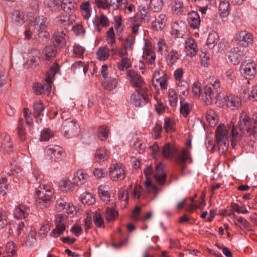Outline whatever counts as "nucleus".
<instances>
[{"mask_svg":"<svg viewBox=\"0 0 257 257\" xmlns=\"http://www.w3.org/2000/svg\"><path fill=\"white\" fill-rule=\"evenodd\" d=\"M241 139V134L238 131L234 124L230 123L227 125L220 123L215 130V145L219 150L224 152L227 150L230 142L234 147L237 142Z\"/></svg>","mask_w":257,"mask_h":257,"instance_id":"1","label":"nucleus"},{"mask_svg":"<svg viewBox=\"0 0 257 257\" xmlns=\"http://www.w3.org/2000/svg\"><path fill=\"white\" fill-rule=\"evenodd\" d=\"M53 192L50 187L45 185H40L36 190V202L41 208H45L50 205V199Z\"/></svg>","mask_w":257,"mask_h":257,"instance_id":"2","label":"nucleus"},{"mask_svg":"<svg viewBox=\"0 0 257 257\" xmlns=\"http://www.w3.org/2000/svg\"><path fill=\"white\" fill-rule=\"evenodd\" d=\"M44 156L52 163H58L61 161L65 156V151L60 146L50 145L44 150Z\"/></svg>","mask_w":257,"mask_h":257,"instance_id":"3","label":"nucleus"},{"mask_svg":"<svg viewBox=\"0 0 257 257\" xmlns=\"http://www.w3.org/2000/svg\"><path fill=\"white\" fill-rule=\"evenodd\" d=\"M240 71L244 78L251 80L257 74V64L250 59L244 60L240 65Z\"/></svg>","mask_w":257,"mask_h":257,"instance_id":"4","label":"nucleus"},{"mask_svg":"<svg viewBox=\"0 0 257 257\" xmlns=\"http://www.w3.org/2000/svg\"><path fill=\"white\" fill-rule=\"evenodd\" d=\"M109 171L110 178L113 181H121L125 177V172L120 163L112 164L109 169Z\"/></svg>","mask_w":257,"mask_h":257,"instance_id":"5","label":"nucleus"},{"mask_svg":"<svg viewBox=\"0 0 257 257\" xmlns=\"http://www.w3.org/2000/svg\"><path fill=\"white\" fill-rule=\"evenodd\" d=\"M67 218L61 214H58L56 216L55 219V223L56 228L51 233V235L57 237L63 233L65 230Z\"/></svg>","mask_w":257,"mask_h":257,"instance_id":"6","label":"nucleus"},{"mask_svg":"<svg viewBox=\"0 0 257 257\" xmlns=\"http://www.w3.org/2000/svg\"><path fill=\"white\" fill-rule=\"evenodd\" d=\"M14 150L10 136L3 133L0 135V151L5 154H10Z\"/></svg>","mask_w":257,"mask_h":257,"instance_id":"7","label":"nucleus"},{"mask_svg":"<svg viewBox=\"0 0 257 257\" xmlns=\"http://www.w3.org/2000/svg\"><path fill=\"white\" fill-rule=\"evenodd\" d=\"M238 125L240 131L246 136L252 135V128L249 116L245 113H242L239 117Z\"/></svg>","mask_w":257,"mask_h":257,"instance_id":"8","label":"nucleus"},{"mask_svg":"<svg viewBox=\"0 0 257 257\" xmlns=\"http://www.w3.org/2000/svg\"><path fill=\"white\" fill-rule=\"evenodd\" d=\"M222 97H223L224 101L226 102L227 106L232 109H237L241 105V100L237 96L234 95L224 96L223 94L219 93L216 96V98L218 100H221Z\"/></svg>","mask_w":257,"mask_h":257,"instance_id":"9","label":"nucleus"},{"mask_svg":"<svg viewBox=\"0 0 257 257\" xmlns=\"http://www.w3.org/2000/svg\"><path fill=\"white\" fill-rule=\"evenodd\" d=\"M235 40L238 45L246 47L252 44L253 37L252 34L249 32L246 31H241L236 34Z\"/></svg>","mask_w":257,"mask_h":257,"instance_id":"10","label":"nucleus"},{"mask_svg":"<svg viewBox=\"0 0 257 257\" xmlns=\"http://www.w3.org/2000/svg\"><path fill=\"white\" fill-rule=\"evenodd\" d=\"M187 30V26L184 21L178 20L174 22L172 26L171 34L177 38L182 37Z\"/></svg>","mask_w":257,"mask_h":257,"instance_id":"11","label":"nucleus"},{"mask_svg":"<svg viewBox=\"0 0 257 257\" xmlns=\"http://www.w3.org/2000/svg\"><path fill=\"white\" fill-rule=\"evenodd\" d=\"M110 190L109 186L106 184L101 185L98 188V195L100 199L106 204H110L112 201H114V197L111 196L110 193Z\"/></svg>","mask_w":257,"mask_h":257,"instance_id":"12","label":"nucleus"},{"mask_svg":"<svg viewBox=\"0 0 257 257\" xmlns=\"http://www.w3.org/2000/svg\"><path fill=\"white\" fill-rule=\"evenodd\" d=\"M31 28H33L34 31L39 32L46 28L48 24V19L44 16H40L36 17L33 20H31Z\"/></svg>","mask_w":257,"mask_h":257,"instance_id":"13","label":"nucleus"},{"mask_svg":"<svg viewBox=\"0 0 257 257\" xmlns=\"http://www.w3.org/2000/svg\"><path fill=\"white\" fill-rule=\"evenodd\" d=\"M244 54V51L238 47H234L229 51L228 56L231 63L233 65H237Z\"/></svg>","mask_w":257,"mask_h":257,"instance_id":"14","label":"nucleus"},{"mask_svg":"<svg viewBox=\"0 0 257 257\" xmlns=\"http://www.w3.org/2000/svg\"><path fill=\"white\" fill-rule=\"evenodd\" d=\"M94 29L98 32H101L103 27L109 26V22L106 16L101 14L99 16H96L94 20L93 21Z\"/></svg>","mask_w":257,"mask_h":257,"instance_id":"15","label":"nucleus"},{"mask_svg":"<svg viewBox=\"0 0 257 257\" xmlns=\"http://www.w3.org/2000/svg\"><path fill=\"white\" fill-rule=\"evenodd\" d=\"M39 51L36 50H33L27 54L25 64L28 67H35L39 64Z\"/></svg>","mask_w":257,"mask_h":257,"instance_id":"16","label":"nucleus"},{"mask_svg":"<svg viewBox=\"0 0 257 257\" xmlns=\"http://www.w3.org/2000/svg\"><path fill=\"white\" fill-rule=\"evenodd\" d=\"M185 51L187 55L192 57L196 55L198 52L197 45L192 38H188L185 42Z\"/></svg>","mask_w":257,"mask_h":257,"instance_id":"17","label":"nucleus"},{"mask_svg":"<svg viewBox=\"0 0 257 257\" xmlns=\"http://www.w3.org/2000/svg\"><path fill=\"white\" fill-rule=\"evenodd\" d=\"M127 76L132 86L136 87H141L144 85V81L141 76L134 70H130L127 72Z\"/></svg>","mask_w":257,"mask_h":257,"instance_id":"18","label":"nucleus"},{"mask_svg":"<svg viewBox=\"0 0 257 257\" xmlns=\"http://www.w3.org/2000/svg\"><path fill=\"white\" fill-rule=\"evenodd\" d=\"M164 164L161 162L156 166V173L153 175L156 181L160 185L166 182V174L164 171Z\"/></svg>","mask_w":257,"mask_h":257,"instance_id":"19","label":"nucleus"},{"mask_svg":"<svg viewBox=\"0 0 257 257\" xmlns=\"http://www.w3.org/2000/svg\"><path fill=\"white\" fill-rule=\"evenodd\" d=\"M148 101V97L139 91L133 93L131 97V102L136 106L140 107L144 105Z\"/></svg>","mask_w":257,"mask_h":257,"instance_id":"20","label":"nucleus"},{"mask_svg":"<svg viewBox=\"0 0 257 257\" xmlns=\"http://www.w3.org/2000/svg\"><path fill=\"white\" fill-rule=\"evenodd\" d=\"M65 34L62 29L55 32L52 41L56 47L62 48L66 45Z\"/></svg>","mask_w":257,"mask_h":257,"instance_id":"21","label":"nucleus"},{"mask_svg":"<svg viewBox=\"0 0 257 257\" xmlns=\"http://www.w3.org/2000/svg\"><path fill=\"white\" fill-rule=\"evenodd\" d=\"M167 17L165 15L161 14L156 18L152 23V28L156 31L162 30L167 24Z\"/></svg>","mask_w":257,"mask_h":257,"instance_id":"22","label":"nucleus"},{"mask_svg":"<svg viewBox=\"0 0 257 257\" xmlns=\"http://www.w3.org/2000/svg\"><path fill=\"white\" fill-rule=\"evenodd\" d=\"M116 204L115 201H112L109 206L106 207L104 213L105 219L108 221H114L118 215V211L115 209Z\"/></svg>","mask_w":257,"mask_h":257,"instance_id":"23","label":"nucleus"},{"mask_svg":"<svg viewBox=\"0 0 257 257\" xmlns=\"http://www.w3.org/2000/svg\"><path fill=\"white\" fill-rule=\"evenodd\" d=\"M51 85L47 82L44 84L36 83L34 84L33 89L34 92L37 95L44 93L49 95L51 92Z\"/></svg>","mask_w":257,"mask_h":257,"instance_id":"24","label":"nucleus"},{"mask_svg":"<svg viewBox=\"0 0 257 257\" xmlns=\"http://www.w3.org/2000/svg\"><path fill=\"white\" fill-rule=\"evenodd\" d=\"M177 153V149L173 144H166L163 148L162 154L164 157L168 159L174 158Z\"/></svg>","mask_w":257,"mask_h":257,"instance_id":"25","label":"nucleus"},{"mask_svg":"<svg viewBox=\"0 0 257 257\" xmlns=\"http://www.w3.org/2000/svg\"><path fill=\"white\" fill-rule=\"evenodd\" d=\"M29 208L23 204L17 206L14 210V216L17 219H23L26 218L29 214Z\"/></svg>","mask_w":257,"mask_h":257,"instance_id":"26","label":"nucleus"},{"mask_svg":"<svg viewBox=\"0 0 257 257\" xmlns=\"http://www.w3.org/2000/svg\"><path fill=\"white\" fill-rule=\"evenodd\" d=\"M87 174L82 170H78L73 175V181L75 185L84 184L87 180Z\"/></svg>","mask_w":257,"mask_h":257,"instance_id":"27","label":"nucleus"},{"mask_svg":"<svg viewBox=\"0 0 257 257\" xmlns=\"http://www.w3.org/2000/svg\"><path fill=\"white\" fill-rule=\"evenodd\" d=\"M77 7V5L74 0H61V8L67 13H73Z\"/></svg>","mask_w":257,"mask_h":257,"instance_id":"28","label":"nucleus"},{"mask_svg":"<svg viewBox=\"0 0 257 257\" xmlns=\"http://www.w3.org/2000/svg\"><path fill=\"white\" fill-rule=\"evenodd\" d=\"M59 186L62 191L69 192L72 191L75 185L73 181H71L69 178L65 177L60 181Z\"/></svg>","mask_w":257,"mask_h":257,"instance_id":"29","label":"nucleus"},{"mask_svg":"<svg viewBox=\"0 0 257 257\" xmlns=\"http://www.w3.org/2000/svg\"><path fill=\"white\" fill-rule=\"evenodd\" d=\"M218 13L221 18H226L230 13V4L228 1L223 0L219 2Z\"/></svg>","mask_w":257,"mask_h":257,"instance_id":"30","label":"nucleus"},{"mask_svg":"<svg viewBox=\"0 0 257 257\" xmlns=\"http://www.w3.org/2000/svg\"><path fill=\"white\" fill-rule=\"evenodd\" d=\"M188 21L193 29H195L198 28L200 24V19L199 14L194 11L189 13Z\"/></svg>","mask_w":257,"mask_h":257,"instance_id":"31","label":"nucleus"},{"mask_svg":"<svg viewBox=\"0 0 257 257\" xmlns=\"http://www.w3.org/2000/svg\"><path fill=\"white\" fill-rule=\"evenodd\" d=\"M178 94L175 88H170L167 93V97L170 105L175 107L178 104Z\"/></svg>","mask_w":257,"mask_h":257,"instance_id":"32","label":"nucleus"},{"mask_svg":"<svg viewBox=\"0 0 257 257\" xmlns=\"http://www.w3.org/2000/svg\"><path fill=\"white\" fill-rule=\"evenodd\" d=\"M175 88L177 92L180 93V96H187L189 93V85L186 81L177 82Z\"/></svg>","mask_w":257,"mask_h":257,"instance_id":"33","label":"nucleus"},{"mask_svg":"<svg viewBox=\"0 0 257 257\" xmlns=\"http://www.w3.org/2000/svg\"><path fill=\"white\" fill-rule=\"evenodd\" d=\"M154 48L162 55H166L168 52V46L166 42L164 39L161 38L156 39Z\"/></svg>","mask_w":257,"mask_h":257,"instance_id":"34","label":"nucleus"},{"mask_svg":"<svg viewBox=\"0 0 257 257\" xmlns=\"http://www.w3.org/2000/svg\"><path fill=\"white\" fill-rule=\"evenodd\" d=\"M80 13L82 18L88 21L91 15L92 8L88 1L83 2L80 5Z\"/></svg>","mask_w":257,"mask_h":257,"instance_id":"35","label":"nucleus"},{"mask_svg":"<svg viewBox=\"0 0 257 257\" xmlns=\"http://www.w3.org/2000/svg\"><path fill=\"white\" fill-rule=\"evenodd\" d=\"M145 189L149 193L157 196L161 191V189L154 184L152 180H148L144 182Z\"/></svg>","mask_w":257,"mask_h":257,"instance_id":"36","label":"nucleus"},{"mask_svg":"<svg viewBox=\"0 0 257 257\" xmlns=\"http://www.w3.org/2000/svg\"><path fill=\"white\" fill-rule=\"evenodd\" d=\"M109 152L104 148H100L97 150L95 154V160L97 162H103L108 160L109 158Z\"/></svg>","mask_w":257,"mask_h":257,"instance_id":"37","label":"nucleus"},{"mask_svg":"<svg viewBox=\"0 0 257 257\" xmlns=\"http://www.w3.org/2000/svg\"><path fill=\"white\" fill-rule=\"evenodd\" d=\"M105 79L104 82V87L105 89L111 91L116 88L118 83L116 75H114L113 76H109Z\"/></svg>","mask_w":257,"mask_h":257,"instance_id":"38","label":"nucleus"},{"mask_svg":"<svg viewBox=\"0 0 257 257\" xmlns=\"http://www.w3.org/2000/svg\"><path fill=\"white\" fill-rule=\"evenodd\" d=\"M203 94V100L205 103L207 105L212 103L214 97V91L212 88L210 87H209L208 85L205 84Z\"/></svg>","mask_w":257,"mask_h":257,"instance_id":"39","label":"nucleus"},{"mask_svg":"<svg viewBox=\"0 0 257 257\" xmlns=\"http://www.w3.org/2000/svg\"><path fill=\"white\" fill-rule=\"evenodd\" d=\"M110 51L107 46L100 47L96 52L97 58L100 61L107 60L109 57Z\"/></svg>","mask_w":257,"mask_h":257,"instance_id":"40","label":"nucleus"},{"mask_svg":"<svg viewBox=\"0 0 257 257\" xmlns=\"http://www.w3.org/2000/svg\"><path fill=\"white\" fill-rule=\"evenodd\" d=\"M156 54L151 49L146 48L144 50L143 58L149 64H152L156 59Z\"/></svg>","mask_w":257,"mask_h":257,"instance_id":"41","label":"nucleus"},{"mask_svg":"<svg viewBox=\"0 0 257 257\" xmlns=\"http://www.w3.org/2000/svg\"><path fill=\"white\" fill-rule=\"evenodd\" d=\"M109 8H111L112 10L119 9H125L126 8V0H108Z\"/></svg>","mask_w":257,"mask_h":257,"instance_id":"42","label":"nucleus"},{"mask_svg":"<svg viewBox=\"0 0 257 257\" xmlns=\"http://www.w3.org/2000/svg\"><path fill=\"white\" fill-rule=\"evenodd\" d=\"M118 199L121 202L122 208H125L128 200V192L127 190L121 188L118 192Z\"/></svg>","mask_w":257,"mask_h":257,"instance_id":"43","label":"nucleus"},{"mask_svg":"<svg viewBox=\"0 0 257 257\" xmlns=\"http://www.w3.org/2000/svg\"><path fill=\"white\" fill-rule=\"evenodd\" d=\"M183 2L181 0H174L172 6V11L174 14L179 15L185 11Z\"/></svg>","mask_w":257,"mask_h":257,"instance_id":"44","label":"nucleus"},{"mask_svg":"<svg viewBox=\"0 0 257 257\" xmlns=\"http://www.w3.org/2000/svg\"><path fill=\"white\" fill-rule=\"evenodd\" d=\"M17 134L21 142H23L26 139V133L24 127V120L22 117L19 118L18 121Z\"/></svg>","mask_w":257,"mask_h":257,"instance_id":"45","label":"nucleus"},{"mask_svg":"<svg viewBox=\"0 0 257 257\" xmlns=\"http://www.w3.org/2000/svg\"><path fill=\"white\" fill-rule=\"evenodd\" d=\"M206 119L211 127H214L218 123V117L214 111L210 109L206 112Z\"/></svg>","mask_w":257,"mask_h":257,"instance_id":"46","label":"nucleus"},{"mask_svg":"<svg viewBox=\"0 0 257 257\" xmlns=\"http://www.w3.org/2000/svg\"><path fill=\"white\" fill-rule=\"evenodd\" d=\"M139 11L140 15V19L145 23L150 21V14L148 12V8L145 5H141L139 6Z\"/></svg>","mask_w":257,"mask_h":257,"instance_id":"47","label":"nucleus"},{"mask_svg":"<svg viewBox=\"0 0 257 257\" xmlns=\"http://www.w3.org/2000/svg\"><path fill=\"white\" fill-rule=\"evenodd\" d=\"M11 171L13 175H17L18 177H22L24 175V172L19 165L18 161L15 160L13 162H10Z\"/></svg>","mask_w":257,"mask_h":257,"instance_id":"48","label":"nucleus"},{"mask_svg":"<svg viewBox=\"0 0 257 257\" xmlns=\"http://www.w3.org/2000/svg\"><path fill=\"white\" fill-rule=\"evenodd\" d=\"M56 53V50L53 46H47L43 51V58L45 61H49L55 56Z\"/></svg>","mask_w":257,"mask_h":257,"instance_id":"49","label":"nucleus"},{"mask_svg":"<svg viewBox=\"0 0 257 257\" xmlns=\"http://www.w3.org/2000/svg\"><path fill=\"white\" fill-rule=\"evenodd\" d=\"M71 68L75 73L83 72L84 74H85L88 70L87 65L81 61H78L73 64Z\"/></svg>","mask_w":257,"mask_h":257,"instance_id":"50","label":"nucleus"},{"mask_svg":"<svg viewBox=\"0 0 257 257\" xmlns=\"http://www.w3.org/2000/svg\"><path fill=\"white\" fill-rule=\"evenodd\" d=\"M219 40V36L215 32H212L209 34L207 40L206 45L211 49L217 43Z\"/></svg>","mask_w":257,"mask_h":257,"instance_id":"51","label":"nucleus"},{"mask_svg":"<svg viewBox=\"0 0 257 257\" xmlns=\"http://www.w3.org/2000/svg\"><path fill=\"white\" fill-rule=\"evenodd\" d=\"M191 142L189 141L187 144V148L183 149L181 153L178 155L177 157L178 159L183 162H184L186 160L190 159V153L189 152V149L191 148Z\"/></svg>","mask_w":257,"mask_h":257,"instance_id":"52","label":"nucleus"},{"mask_svg":"<svg viewBox=\"0 0 257 257\" xmlns=\"http://www.w3.org/2000/svg\"><path fill=\"white\" fill-rule=\"evenodd\" d=\"M109 134V129L108 126L102 125L98 128V137L101 141L107 140Z\"/></svg>","mask_w":257,"mask_h":257,"instance_id":"53","label":"nucleus"},{"mask_svg":"<svg viewBox=\"0 0 257 257\" xmlns=\"http://www.w3.org/2000/svg\"><path fill=\"white\" fill-rule=\"evenodd\" d=\"M58 70V65L55 63L53 64L47 72L46 82L51 85L52 79L55 76Z\"/></svg>","mask_w":257,"mask_h":257,"instance_id":"54","label":"nucleus"},{"mask_svg":"<svg viewBox=\"0 0 257 257\" xmlns=\"http://www.w3.org/2000/svg\"><path fill=\"white\" fill-rule=\"evenodd\" d=\"M80 200L83 204L88 205L93 204L95 201L92 194L87 192H85L81 195Z\"/></svg>","mask_w":257,"mask_h":257,"instance_id":"55","label":"nucleus"},{"mask_svg":"<svg viewBox=\"0 0 257 257\" xmlns=\"http://www.w3.org/2000/svg\"><path fill=\"white\" fill-rule=\"evenodd\" d=\"M106 40L107 43L111 47L113 46L115 43V36L113 28H109L106 33Z\"/></svg>","mask_w":257,"mask_h":257,"instance_id":"56","label":"nucleus"},{"mask_svg":"<svg viewBox=\"0 0 257 257\" xmlns=\"http://www.w3.org/2000/svg\"><path fill=\"white\" fill-rule=\"evenodd\" d=\"M205 84L208 85L209 87L213 88L214 90H217L220 87V81L214 77H210L205 81Z\"/></svg>","mask_w":257,"mask_h":257,"instance_id":"57","label":"nucleus"},{"mask_svg":"<svg viewBox=\"0 0 257 257\" xmlns=\"http://www.w3.org/2000/svg\"><path fill=\"white\" fill-rule=\"evenodd\" d=\"M164 128L167 133L175 131V121L172 117H167L164 120Z\"/></svg>","mask_w":257,"mask_h":257,"instance_id":"58","label":"nucleus"},{"mask_svg":"<svg viewBox=\"0 0 257 257\" xmlns=\"http://www.w3.org/2000/svg\"><path fill=\"white\" fill-rule=\"evenodd\" d=\"M182 98H181L180 99ZM181 106L180 108L181 113L184 117H186L190 112L191 106L188 102L181 100Z\"/></svg>","mask_w":257,"mask_h":257,"instance_id":"59","label":"nucleus"},{"mask_svg":"<svg viewBox=\"0 0 257 257\" xmlns=\"http://www.w3.org/2000/svg\"><path fill=\"white\" fill-rule=\"evenodd\" d=\"M61 0H49L46 5L52 11H58L61 7Z\"/></svg>","mask_w":257,"mask_h":257,"instance_id":"60","label":"nucleus"},{"mask_svg":"<svg viewBox=\"0 0 257 257\" xmlns=\"http://www.w3.org/2000/svg\"><path fill=\"white\" fill-rule=\"evenodd\" d=\"M179 57L178 52L176 50H172L168 55L167 63L169 65H173L179 59Z\"/></svg>","mask_w":257,"mask_h":257,"instance_id":"61","label":"nucleus"},{"mask_svg":"<svg viewBox=\"0 0 257 257\" xmlns=\"http://www.w3.org/2000/svg\"><path fill=\"white\" fill-rule=\"evenodd\" d=\"M163 6L162 0H151L150 2V8L154 12L160 11Z\"/></svg>","mask_w":257,"mask_h":257,"instance_id":"62","label":"nucleus"},{"mask_svg":"<svg viewBox=\"0 0 257 257\" xmlns=\"http://www.w3.org/2000/svg\"><path fill=\"white\" fill-rule=\"evenodd\" d=\"M153 85L156 87H160L161 89H166L168 87L167 77L161 78L157 80L156 82L152 81Z\"/></svg>","mask_w":257,"mask_h":257,"instance_id":"63","label":"nucleus"},{"mask_svg":"<svg viewBox=\"0 0 257 257\" xmlns=\"http://www.w3.org/2000/svg\"><path fill=\"white\" fill-rule=\"evenodd\" d=\"M53 137V132L49 128H44L41 133V141H48Z\"/></svg>","mask_w":257,"mask_h":257,"instance_id":"64","label":"nucleus"}]
</instances>
